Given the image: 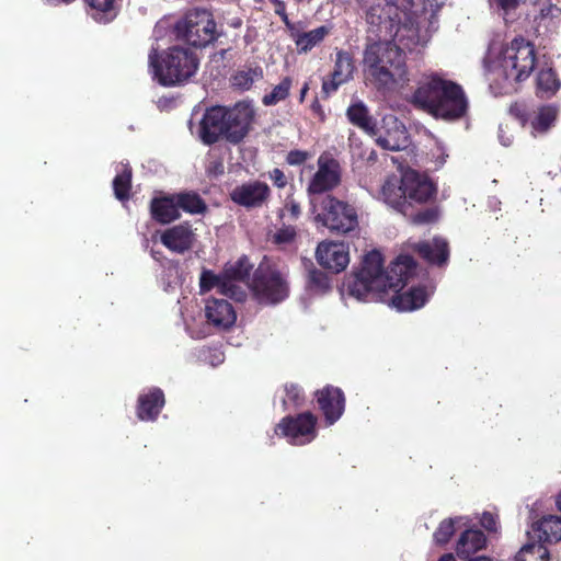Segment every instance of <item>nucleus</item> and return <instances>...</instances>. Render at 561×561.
Instances as JSON below:
<instances>
[{
  "label": "nucleus",
  "mask_w": 561,
  "mask_h": 561,
  "mask_svg": "<svg viewBox=\"0 0 561 561\" xmlns=\"http://www.w3.org/2000/svg\"><path fill=\"white\" fill-rule=\"evenodd\" d=\"M205 313L207 321L217 328L228 329L237 320L232 305L225 299L213 298L207 300Z\"/></svg>",
  "instance_id": "23"
},
{
  "label": "nucleus",
  "mask_w": 561,
  "mask_h": 561,
  "mask_svg": "<svg viewBox=\"0 0 561 561\" xmlns=\"http://www.w3.org/2000/svg\"><path fill=\"white\" fill-rule=\"evenodd\" d=\"M310 158V153L308 151L294 149L290 150L286 156V162L289 165H301Z\"/></svg>",
  "instance_id": "43"
},
{
  "label": "nucleus",
  "mask_w": 561,
  "mask_h": 561,
  "mask_svg": "<svg viewBox=\"0 0 561 561\" xmlns=\"http://www.w3.org/2000/svg\"><path fill=\"white\" fill-rule=\"evenodd\" d=\"M254 297L262 304L276 305L289 295V285L283 273L268 263H261L251 282Z\"/></svg>",
  "instance_id": "9"
},
{
  "label": "nucleus",
  "mask_w": 561,
  "mask_h": 561,
  "mask_svg": "<svg viewBox=\"0 0 561 561\" xmlns=\"http://www.w3.org/2000/svg\"><path fill=\"white\" fill-rule=\"evenodd\" d=\"M348 122L369 136H377L376 119L370 115L368 107L362 101L352 103L346 110Z\"/></svg>",
  "instance_id": "25"
},
{
  "label": "nucleus",
  "mask_w": 561,
  "mask_h": 561,
  "mask_svg": "<svg viewBox=\"0 0 561 561\" xmlns=\"http://www.w3.org/2000/svg\"><path fill=\"white\" fill-rule=\"evenodd\" d=\"M268 178L277 188H284L288 184V178L285 175L284 171L278 168L268 171Z\"/></svg>",
  "instance_id": "44"
},
{
  "label": "nucleus",
  "mask_w": 561,
  "mask_h": 561,
  "mask_svg": "<svg viewBox=\"0 0 561 561\" xmlns=\"http://www.w3.org/2000/svg\"><path fill=\"white\" fill-rule=\"evenodd\" d=\"M456 518H445L439 523L438 527L433 534V539L436 545L445 546L449 542L456 531Z\"/></svg>",
  "instance_id": "39"
},
{
  "label": "nucleus",
  "mask_w": 561,
  "mask_h": 561,
  "mask_svg": "<svg viewBox=\"0 0 561 561\" xmlns=\"http://www.w3.org/2000/svg\"><path fill=\"white\" fill-rule=\"evenodd\" d=\"M558 107L548 104L539 107L538 113L531 122L533 127L538 131L548 130L557 119Z\"/></svg>",
  "instance_id": "37"
},
{
  "label": "nucleus",
  "mask_w": 561,
  "mask_h": 561,
  "mask_svg": "<svg viewBox=\"0 0 561 561\" xmlns=\"http://www.w3.org/2000/svg\"><path fill=\"white\" fill-rule=\"evenodd\" d=\"M216 288L220 295L231 298V287L228 286L224 273L215 274L210 270H203L199 276V290L202 294Z\"/></svg>",
  "instance_id": "30"
},
{
  "label": "nucleus",
  "mask_w": 561,
  "mask_h": 561,
  "mask_svg": "<svg viewBox=\"0 0 561 561\" xmlns=\"http://www.w3.org/2000/svg\"><path fill=\"white\" fill-rule=\"evenodd\" d=\"M262 67L255 66H243L238 69L230 78L231 87L238 91H249L253 84L263 79Z\"/></svg>",
  "instance_id": "28"
},
{
  "label": "nucleus",
  "mask_w": 561,
  "mask_h": 561,
  "mask_svg": "<svg viewBox=\"0 0 561 561\" xmlns=\"http://www.w3.org/2000/svg\"><path fill=\"white\" fill-rule=\"evenodd\" d=\"M415 271L416 262L408 254H400L385 271L382 254L373 250L364 256L360 267L345 277L343 286L350 296L365 301H386L388 290H392V305L399 311H411L423 307L427 300L423 287H412L399 294Z\"/></svg>",
  "instance_id": "1"
},
{
  "label": "nucleus",
  "mask_w": 561,
  "mask_h": 561,
  "mask_svg": "<svg viewBox=\"0 0 561 561\" xmlns=\"http://www.w3.org/2000/svg\"><path fill=\"white\" fill-rule=\"evenodd\" d=\"M436 185L426 176L409 170L398 179H388L381 187L383 202L402 215L411 214V205H422L436 196Z\"/></svg>",
  "instance_id": "6"
},
{
  "label": "nucleus",
  "mask_w": 561,
  "mask_h": 561,
  "mask_svg": "<svg viewBox=\"0 0 561 561\" xmlns=\"http://www.w3.org/2000/svg\"><path fill=\"white\" fill-rule=\"evenodd\" d=\"M341 182V167L336 159L324 152L318 159V170L310 180L307 192L309 195H321L332 191Z\"/></svg>",
  "instance_id": "12"
},
{
  "label": "nucleus",
  "mask_w": 561,
  "mask_h": 561,
  "mask_svg": "<svg viewBox=\"0 0 561 561\" xmlns=\"http://www.w3.org/2000/svg\"><path fill=\"white\" fill-rule=\"evenodd\" d=\"M253 264L250 263L247 255L240 256L236 262H228L224 270V276L228 286L231 287V298L241 301L245 296L242 288L236 282H245L250 278Z\"/></svg>",
  "instance_id": "19"
},
{
  "label": "nucleus",
  "mask_w": 561,
  "mask_h": 561,
  "mask_svg": "<svg viewBox=\"0 0 561 561\" xmlns=\"http://www.w3.org/2000/svg\"><path fill=\"white\" fill-rule=\"evenodd\" d=\"M131 176V169L126 167L113 180L114 195L121 202L128 201L130 197Z\"/></svg>",
  "instance_id": "35"
},
{
  "label": "nucleus",
  "mask_w": 561,
  "mask_h": 561,
  "mask_svg": "<svg viewBox=\"0 0 561 561\" xmlns=\"http://www.w3.org/2000/svg\"><path fill=\"white\" fill-rule=\"evenodd\" d=\"M411 103L416 108L448 122L461 119L469 110V101L463 88L457 82L437 76L416 88Z\"/></svg>",
  "instance_id": "2"
},
{
  "label": "nucleus",
  "mask_w": 561,
  "mask_h": 561,
  "mask_svg": "<svg viewBox=\"0 0 561 561\" xmlns=\"http://www.w3.org/2000/svg\"><path fill=\"white\" fill-rule=\"evenodd\" d=\"M486 536L478 528L462 531L456 542V554L459 559H469L477 552L486 548Z\"/></svg>",
  "instance_id": "24"
},
{
  "label": "nucleus",
  "mask_w": 561,
  "mask_h": 561,
  "mask_svg": "<svg viewBox=\"0 0 561 561\" xmlns=\"http://www.w3.org/2000/svg\"><path fill=\"white\" fill-rule=\"evenodd\" d=\"M332 31L331 26L321 25L309 32L297 34L295 38L296 46L300 53H308L314 46L319 45Z\"/></svg>",
  "instance_id": "32"
},
{
  "label": "nucleus",
  "mask_w": 561,
  "mask_h": 561,
  "mask_svg": "<svg viewBox=\"0 0 561 561\" xmlns=\"http://www.w3.org/2000/svg\"><path fill=\"white\" fill-rule=\"evenodd\" d=\"M557 506L561 511V493L559 494V496L557 499Z\"/></svg>",
  "instance_id": "54"
},
{
  "label": "nucleus",
  "mask_w": 561,
  "mask_h": 561,
  "mask_svg": "<svg viewBox=\"0 0 561 561\" xmlns=\"http://www.w3.org/2000/svg\"><path fill=\"white\" fill-rule=\"evenodd\" d=\"M150 215L154 221L161 225H168L180 219L181 211L178 209L174 193L154 196L150 202Z\"/></svg>",
  "instance_id": "22"
},
{
  "label": "nucleus",
  "mask_w": 561,
  "mask_h": 561,
  "mask_svg": "<svg viewBox=\"0 0 561 561\" xmlns=\"http://www.w3.org/2000/svg\"><path fill=\"white\" fill-rule=\"evenodd\" d=\"M253 1L256 2V3H262L263 2V0H253Z\"/></svg>",
  "instance_id": "56"
},
{
  "label": "nucleus",
  "mask_w": 561,
  "mask_h": 561,
  "mask_svg": "<svg viewBox=\"0 0 561 561\" xmlns=\"http://www.w3.org/2000/svg\"><path fill=\"white\" fill-rule=\"evenodd\" d=\"M160 240L170 251L183 254L193 248L196 238L191 225L183 222L164 230Z\"/></svg>",
  "instance_id": "18"
},
{
  "label": "nucleus",
  "mask_w": 561,
  "mask_h": 561,
  "mask_svg": "<svg viewBox=\"0 0 561 561\" xmlns=\"http://www.w3.org/2000/svg\"><path fill=\"white\" fill-rule=\"evenodd\" d=\"M364 70L380 92H389L409 82L405 53L392 42L368 44L363 56Z\"/></svg>",
  "instance_id": "3"
},
{
  "label": "nucleus",
  "mask_w": 561,
  "mask_h": 561,
  "mask_svg": "<svg viewBox=\"0 0 561 561\" xmlns=\"http://www.w3.org/2000/svg\"><path fill=\"white\" fill-rule=\"evenodd\" d=\"M310 110L320 121H324L325 113L318 98L312 101Z\"/></svg>",
  "instance_id": "48"
},
{
  "label": "nucleus",
  "mask_w": 561,
  "mask_h": 561,
  "mask_svg": "<svg viewBox=\"0 0 561 561\" xmlns=\"http://www.w3.org/2000/svg\"><path fill=\"white\" fill-rule=\"evenodd\" d=\"M241 25V20H238L237 22H233V26H239Z\"/></svg>",
  "instance_id": "55"
},
{
  "label": "nucleus",
  "mask_w": 561,
  "mask_h": 561,
  "mask_svg": "<svg viewBox=\"0 0 561 561\" xmlns=\"http://www.w3.org/2000/svg\"><path fill=\"white\" fill-rule=\"evenodd\" d=\"M480 524L481 526L492 533V531H496L497 530V519L496 517L490 513V512H484L481 516V519H480Z\"/></svg>",
  "instance_id": "46"
},
{
  "label": "nucleus",
  "mask_w": 561,
  "mask_h": 561,
  "mask_svg": "<svg viewBox=\"0 0 561 561\" xmlns=\"http://www.w3.org/2000/svg\"><path fill=\"white\" fill-rule=\"evenodd\" d=\"M465 561H492L489 557L479 556V557H470L469 559H463Z\"/></svg>",
  "instance_id": "50"
},
{
  "label": "nucleus",
  "mask_w": 561,
  "mask_h": 561,
  "mask_svg": "<svg viewBox=\"0 0 561 561\" xmlns=\"http://www.w3.org/2000/svg\"><path fill=\"white\" fill-rule=\"evenodd\" d=\"M320 205L321 213L317 215V220L330 231L345 234L357 228L358 217L354 206L329 194L322 197Z\"/></svg>",
  "instance_id": "10"
},
{
  "label": "nucleus",
  "mask_w": 561,
  "mask_h": 561,
  "mask_svg": "<svg viewBox=\"0 0 561 561\" xmlns=\"http://www.w3.org/2000/svg\"><path fill=\"white\" fill-rule=\"evenodd\" d=\"M83 2L88 7V14L100 24L111 23L119 12L115 0H83Z\"/></svg>",
  "instance_id": "26"
},
{
  "label": "nucleus",
  "mask_w": 561,
  "mask_h": 561,
  "mask_svg": "<svg viewBox=\"0 0 561 561\" xmlns=\"http://www.w3.org/2000/svg\"><path fill=\"white\" fill-rule=\"evenodd\" d=\"M206 171L208 174H214V175L222 174L224 173V163L220 160H214L207 165Z\"/></svg>",
  "instance_id": "47"
},
{
  "label": "nucleus",
  "mask_w": 561,
  "mask_h": 561,
  "mask_svg": "<svg viewBox=\"0 0 561 561\" xmlns=\"http://www.w3.org/2000/svg\"><path fill=\"white\" fill-rule=\"evenodd\" d=\"M174 34L178 39L193 47H206L214 43L219 33L214 15L206 9H193L176 21Z\"/></svg>",
  "instance_id": "8"
},
{
  "label": "nucleus",
  "mask_w": 561,
  "mask_h": 561,
  "mask_svg": "<svg viewBox=\"0 0 561 561\" xmlns=\"http://www.w3.org/2000/svg\"><path fill=\"white\" fill-rule=\"evenodd\" d=\"M403 216L409 218L415 225H426L433 224L438 219V210L436 207H428L415 211L414 206L411 205V214Z\"/></svg>",
  "instance_id": "40"
},
{
  "label": "nucleus",
  "mask_w": 561,
  "mask_h": 561,
  "mask_svg": "<svg viewBox=\"0 0 561 561\" xmlns=\"http://www.w3.org/2000/svg\"><path fill=\"white\" fill-rule=\"evenodd\" d=\"M318 417L312 412L284 416L275 427V433L285 437L289 444L302 446L311 443L318 435Z\"/></svg>",
  "instance_id": "11"
},
{
  "label": "nucleus",
  "mask_w": 561,
  "mask_h": 561,
  "mask_svg": "<svg viewBox=\"0 0 561 561\" xmlns=\"http://www.w3.org/2000/svg\"><path fill=\"white\" fill-rule=\"evenodd\" d=\"M151 255L153 259L159 260L162 253L160 251L151 250Z\"/></svg>",
  "instance_id": "52"
},
{
  "label": "nucleus",
  "mask_w": 561,
  "mask_h": 561,
  "mask_svg": "<svg viewBox=\"0 0 561 561\" xmlns=\"http://www.w3.org/2000/svg\"><path fill=\"white\" fill-rule=\"evenodd\" d=\"M314 397L327 425H333L341 419L346 403L341 388L327 385L322 389L317 390Z\"/></svg>",
  "instance_id": "16"
},
{
  "label": "nucleus",
  "mask_w": 561,
  "mask_h": 561,
  "mask_svg": "<svg viewBox=\"0 0 561 561\" xmlns=\"http://www.w3.org/2000/svg\"><path fill=\"white\" fill-rule=\"evenodd\" d=\"M515 561H549V550L538 540L524 545L515 556Z\"/></svg>",
  "instance_id": "34"
},
{
  "label": "nucleus",
  "mask_w": 561,
  "mask_h": 561,
  "mask_svg": "<svg viewBox=\"0 0 561 561\" xmlns=\"http://www.w3.org/2000/svg\"><path fill=\"white\" fill-rule=\"evenodd\" d=\"M438 561H456V559L451 553H445L438 559Z\"/></svg>",
  "instance_id": "51"
},
{
  "label": "nucleus",
  "mask_w": 561,
  "mask_h": 561,
  "mask_svg": "<svg viewBox=\"0 0 561 561\" xmlns=\"http://www.w3.org/2000/svg\"><path fill=\"white\" fill-rule=\"evenodd\" d=\"M374 137L380 148L389 151H400L410 145V135L404 124L394 115L381 119V127Z\"/></svg>",
  "instance_id": "13"
},
{
  "label": "nucleus",
  "mask_w": 561,
  "mask_h": 561,
  "mask_svg": "<svg viewBox=\"0 0 561 561\" xmlns=\"http://www.w3.org/2000/svg\"><path fill=\"white\" fill-rule=\"evenodd\" d=\"M306 286L308 290L314 294H325L331 289L328 274L314 267L312 262H309V267L307 270Z\"/></svg>",
  "instance_id": "33"
},
{
  "label": "nucleus",
  "mask_w": 561,
  "mask_h": 561,
  "mask_svg": "<svg viewBox=\"0 0 561 561\" xmlns=\"http://www.w3.org/2000/svg\"><path fill=\"white\" fill-rule=\"evenodd\" d=\"M413 251L426 263L437 266L447 264L449 260V244L440 237L432 241H421L413 245Z\"/></svg>",
  "instance_id": "20"
},
{
  "label": "nucleus",
  "mask_w": 561,
  "mask_h": 561,
  "mask_svg": "<svg viewBox=\"0 0 561 561\" xmlns=\"http://www.w3.org/2000/svg\"><path fill=\"white\" fill-rule=\"evenodd\" d=\"M301 214V208L298 202L295 201L291 196L286 198L284 208L279 213V217L284 218L285 216L289 217V220H297Z\"/></svg>",
  "instance_id": "42"
},
{
  "label": "nucleus",
  "mask_w": 561,
  "mask_h": 561,
  "mask_svg": "<svg viewBox=\"0 0 561 561\" xmlns=\"http://www.w3.org/2000/svg\"><path fill=\"white\" fill-rule=\"evenodd\" d=\"M274 7V13L280 18L286 26H291V22L286 11V3L283 0H270Z\"/></svg>",
  "instance_id": "45"
},
{
  "label": "nucleus",
  "mask_w": 561,
  "mask_h": 561,
  "mask_svg": "<svg viewBox=\"0 0 561 561\" xmlns=\"http://www.w3.org/2000/svg\"><path fill=\"white\" fill-rule=\"evenodd\" d=\"M165 404L163 391L158 387L150 388L139 394L137 399L136 414L140 421H156Z\"/></svg>",
  "instance_id": "21"
},
{
  "label": "nucleus",
  "mask_w": 561,
  "mask_h": 561,
  "mask_svg": "<svg viewBox=\"0 0 561 561\" xmlns=\"http://www.w3.org/2000/svg\"><path fill=\"white\" fill-rule=\"evenodd\" d=\"M152 78L162 87H179L195 76L199 58L187 47L174 45L159 50L151 48L148 55Z\"/></svg>",
  "instance_id": "5"
},
{
  "label": "nucleus",
  "mask_w": 561,
  "mask_h": 561,
  "mask_svg": "<svg viewBox=\"0 0 561 561\" xmlns=\"http://www.w3.org/2000/svg\"><path fill=\"white\" fill-rule=\"evenodd\" d=\"M317 262L332 273H341L350 263L348 244L344 242L322 241L316 250Z\"/></svg>",
  "instance_id": "15"
},
{
  "label": "nucleus",
  "mask_w": 561,
  "mask_h": 561,
  "mask_svg": "<svg viewBox=\"0 0 561 561\" xmlns=\"http://www.w3.org/2000/svg\"><path fill=\"white\" fill-rule=\"evenodd\" d=\"M355 70L356 66L352 53L344 49L337 50L333 71L329 79H323L322 81V92L325 96H330L337 91L342 84L351 81Z\"/></svg>",
  "instance_id": "17"
},
{
  "label": "nucleus",
  "mask_w": 561,
  "mask_h": 561,
  "mask_svg": "<svg viewBox=\"0 0 561 561\" xmlns=\"http://www.w3.org/2000/svg\"><path fill=\"white\" fill-rule=\"evenodd\" d=\"M309 91V83L305 82L299 94V102L302 103L305 101L306 94Z\"/></svg>",
  "instance_id": "49"
},
{
  "label": "nucleus",
  "mask_w": 561,
  "mask_h": 561,
  "mask_svg": "<svg viewBox=\"0 0 561 561\" xmlns=\"http://www.w3.org/2000/svg\"><path fill=\"white\" fill-rule=\"evenodd\" d=\"M271 197L270 186L262 181H249L237 185L230 192V199L247 209L263 207Z\"/></svg>",
  "instance_id": "14"
},
{
  "label": "nucleus",
  "mask_w": 561,
  "mask_h": 561,
  "mask_svg": "<svg viewBox=\"0 0 561 561\" xmlns=\"http://www.w3.org/2000/svg\"><path fill=\"white\" fill-rule=\"evenodd\" d=\"M293 85V79L290 77H284L280 82L273 88V90L265 94L262 99V103L265 106L276 105L278 102L284 101L288 98Z\"/></svg>",
  "instance_id": "36"
},
{
  "label": "nucleus",
  "mask_w": 561,
  "mask_h": 561,
  "mask_svg": "<svg viewBox=\"0 0 561 561\" xmlns=\"http://www.w3.org/2000/svg\"><path fill=\"white\" fill-rule=\"evenodd\" d=\"M374 10H375V9H374V8H371V9H370V12H369L370 23H375V20H374V13H373V11H374Z\"/></svg>",
  "instance_id": "53"
},
{
  "label": "nucleus",
  "mask_w": 561,
  "mask_h": 561,
  "mask_svg": "<svg viewBox=\"0 0 561 561\" xmlns=\"http://www.w3.org/2000/svg\"><path fill=\"white\" fill-rule=\"evenodd\" d=\"M297 230L291 225H284L273 236V242L275 244H287L295 240Z\"/></svg>",
  "instance_id": "41"
},
{
  "label": "nucleus",
  "mask_w": 561,
  "mask_h": 561,
  "mask_svg": "<svg viewBox=\"0 0 561 561\" xmlns=\"http://www.w3.org/2000/svg\"><path fill=\"white\" fill-rule=\"evenodd\" d=\"M254 118L252 106L239 102L233 107L213 106L201 122V137L204 144L213 145L220 138L231 144L240 142L249 133Z\"/></svg>",
  "instance_id": "4"
},
{
  "label": "nucleus",
  "mask_w": 561,
  "mask_h": 561,
  "mask_svg": "<svg viewBox=\"0 0 561 561\" xmlns=\"http://www.w3.org/2000/svg\"><path fill=\"white\" fill-rule=\"evenodd\" d=\"M538 54L535 44L519 35L507 43L500 54V69L505 92L516 90V84L527 80L536 69Z\"/></svg>",
  "instance_id": "7"
},
{
  "label": "nucleus",
  "mask_w": 561,
  "mask_h": 561,
  "mask_svg": "<svg viewBox=\"0 0 561 561\" xmlns=\"http://www.w3.org/2000/svg\"><path fill=\"white\" fill-rule=\"evenodd\" d=\"M174 195L179 211L183 210L191 215H201L207 209L205 201L194 191H184L174 193Z\"/></svg>",
  "instance_id": "31"
},
{
  "label": "nucleus",
  "mask_w": 561,
  "mask_h": 561,
  "mask_svg": "<svg viewBox=\"0 0 561 561\" xmlns=\"http://www.w3.org/2000/svg\"><path fill=\"white\" fill-rule=\"evenodd\" d=\"M286 398L283 399V409L288 410L289 407L300 408L305 403V394L302 388L297 383H286L284 386Z\"/></svg>",
  "instance_id": "38"
},
{
  "label": "nucleus",
  "mask_w": 561,
  "mask_h": 561,
  "mask_svg": "<svg viewBox=\"0 0 561 561\" xmlns=\"http://www.w3.org/2000/svg\"><path fill=\"white\" fill-rule=\"evenodd\" d=\"M561 87L557 72L552 68L539 70L536 79V93L542 99L554 95Z\"/></svg>",
  "instance_id": "29"
},
{
  "label": "nucleus",
  "mask_w": 561,
  "mask_h": 561,
  "mask_svg": "<svg viewBox=\"0 0 561 561\" xmlns=\"http://www.w3.org/2000/svg\"><path fill=\"white\" fill-rule=\"evenodd\" d=\"M533 531L542 543H553L561 540V517L556 515L543 516L533 526Z\"/></svg>",
  "instance_id": "27"
}]
</instances>
